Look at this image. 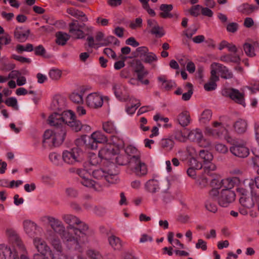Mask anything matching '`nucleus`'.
<instances>
[{"label":"nucleus","mask_w":259,"mask_h":259,"mask_svg":"<svg viewBox=\"0 0 259 259\" xmlns=\"http://www.w3.org/2000/svg\"><path fill=\"white\" fill-rule=\"evenodd\" d=\"M216 165L211 162L203 163V171L205 174L211 177V181H214L220 178V175L215 172Z\"/></svg>","instance_id":"obj_22"},{"label":"nucleus","mask_w":259,"mask_h":259,"mask_svg":"<svg viewBox=\"0 0 259 259\" xmlns=\"http://www.w3.org/2000/svg\"><path fill=\"white\" fill-rule=\"evenodd\" d=\"M210 74L212 78L219 80V77L217 75V72L221 73V76L224 79H231L233 77V73L225 66L218 63H212L210 65Z\"/></svg>","instance_id":"obj_7"},{"label":"nucleus","mask_w":259,"mask_h":259,"mask_svg":"<svg viewBox=\"0 0 259 259\" xmlns=\"http://www.w3.org/2000/svg\"><path fill=\"white\" fill-rule=\"evenodd\" d=\"M30 33L29 29L23 31L22 28H16L14 32L15 37L20 42L25 41L28 38Z\"/></svg>","instance_id":"obj_27"},{"label":"nucleus","mask_w":259,"mask_h":259,"mask_svg":"<svg viewBox=\"0 0 259 259\" xmlns=\"http://www.w3.org/2000/svg\"><path fill=\"white\" fill-rule=\"evenodd\" d=\"M133 67L135 72H141L145 70L144 66L141 63V61L136 60L133 63Z\"/></svg>","instance_id":"obj_54"},{"label":"nucleus","mask_w":259,"mask_h":259,"mask_svg":"<svg viewBox=\"0 0 259 259\" xmlns=\"http://www.w3.org/2000/svg\"><path fill=\"white\" fill-rule=\"evenodd\" d=\"M137 57H139L145 63L152 64L157 60V56L153 52L149 51L148 48L140 47L136 49Z\"/></svg>","instance_id":"obj_11"},{"label":"nucleus","mask_w":259,"mask_h":259,"mask_svg":"<svg viewBox=\"0 0 259 259\" xmlns=\"http://www.w3.org/2000/svg\"><path fill=\"white\" fill-rule=\"evenodd\" d=\"M80 183L84 186L93 188L97 191H99L101 188V185L90 179L89 178L81 180Z\"/></svg>","instance_id":"obj_38"},{"label":"nucleus","mask_w":259,"mask_h":259,"mask_svg":"<svg viewBox=\"0 0 259 259\" xmlns=\"http://www.w3.org/2000/svg\"><path fill=\"white\" fill-rule=\"evenodd\" d=\"M85 26L84 23L79 24L76 20H72L69 24V32L70 37L74 39H82L84 37V34L82 30Z\"/></svg>","instance_id":"obj_13"},{"label":"nucleus","mask_w":259,"mask_h":259,"mask_svg":"<svg viewBox=\"0 0 259 259\" xmlns=\"http://www.w3.org/2000/svg\"><path fill=\"white\" fill-rule=\"evenodd\" d=\"M65 106L64 99L60 97L57 96L54 98L52 104V108L55 110H61Z\"/></svg>","instance_id":"obj_34"},{"label":"nucleus","mask_w":259,"mask_h":259,"mask_svg":"<svg viewBox=\"0 0 259 259\" xmlns=\"http://www.w3.org/2000/svg\"><path fill=\"white\" fill-rule=\"evenodd\" d=\"M78 227L73 228V233H69V237H66L67 242L75 245V248H79L88 241L89 227L88 224L80 220Z\"/></svg>","instance_id":"obj_2"},{"label":"nucleus","mask_w":259,"mask_h":259,"mask_svg":"<svg viewBox=\"0 0 259 259\" xmlns=\"http://www.w3.org/2000/svg\"><path fill=\"white\" fill-rule=\"evenodd\" d=\"M87 254L91 259H103L101 254L99 252L93 250H89Z\"/></svg>","instance_id":"obj_56"},{"label":"nucleus","mask_w":259,"mask_h":259,"mask_svg":"<svg viewBox=\"0 0 259 259\" xmlns=\"http://www.w3.org/2000/svg\"><path fill=\"white\" fill-rule=\"evenodd\" d=\"M130 151H133V153L137 152V149L132 147H129L126 148V152L128 154L127 155H118L115 157V162L119 165H124L127 164V165L130 163V158L131 156L134 155L130 154Z\"/></svg>","instance_id":"obj_23"},{"label":"nucleus","mask_w":259,"mask_h":259,"mask_svg":"<svg viewBox=\"0 0 259 259\" xmlns=\"http://www.w3.org/2000/svg\"><path fill=\"white\" fill-rule=\"evenodd\" d=\"M49 159L54 164L58 165L60 163L61 156L57 153L52 152L49 155Z\"/></svg>","instance_id":"obj_51"},{"label":"nucleus","mask_w":259,"mask_h":259,"mask_svg":"<svg viewBox=\"0 0 259 259\" xmlns=\"http://www.w3.org/2000/svg\"><path fill=\"white\" fill-rule=\"evenodd\" d=\"M67 13L76 18L82 17V18L81 21L82 22H87L88 20L87 17L83 12L73 8H69L67 9Z\"/></svg>","instance_id":"obj_31"},{"label":"nucleus","mask_w":259,"mask_h":259,"mask_svg":"<svg viewBox=\"0 0 259 259\" xmlns=\"http://www.w3.org/2000/svg\"><path fill=\"white\" fill-rule=\"evenodd\" d=\"M235 193L229 189H223L218 197L219 204L222 207H227L235 199Z\"/></svg>","instance_id":"obj_14"},{"label":"nucleus","mask_w":259,"mask_h":259,"mask_svg":"<svg viewBox=\"0 0 259 259\" xmlns=\"http://www.w3.org/2000/svg\"><path fill=\"white\" fill-rule=\"evenodd\" d=\"M185 89L187 92L183 94L182 99L184 101H188L190 99L192 95L193 94L192 84L190 82L187 83L185 86Z\"/></svg>","instance_id":"obj_45"},{"label":"nucleus","mask_w":259,"mask_h":259,"mask_svg":"<svg viewBox=\"0 0 259 259\" xmlns=\"http://www.w3.org/2000/svg\"><path fill=\"white\" fill-rule=\"evenodd\" d=\"M240 203L244 207L247 208H251L254 206V202L252 199L249 197L243 196L240 198Z\"/></svg>","instance_id":"obj_44"},{"label":"nucleus","mask_w":259,"mask_h":259,"mask_svg":"<svg viewBox=\"0 0 259 259\" xmlns=\"http://www.w3.org/2000/svg\"><path fill=\"white\" fill-rule=\"evenodd\" d=\"M49 75L52 80H57L61 78L62 71L58 69L52 68L50 70Z\"/></svg>","instance_id":"obj_47"},{"label":"nucleus","mask_w":259,"mask_h":259,"mask_svg":"<svg viewBox=\"0 0 259 259\" xmlns=\"http://www.w3.org/2000/svg\"><path fill=\"white\" fill-rule=\"evenodd\" d=\"M62 219L67 225L68 228L73 230L75 226H78L80 223V220L74 215L72 214H64L62 215Z\"/></svg>","instance_id":"obj_24"},{"label":"nucleus","mask_w":259,"mask_h":259,"mask_svg":"<svg viewBox=\"0 0 259 259\" xmlns=\"http://www.w3.org/2000/svg\"><path fill=\"white\" fill-rule=\"evenodd\" d=\"M128 100H129L130 101L132 102V103L134 102H136L134 105H132L130 106L127 107L126 108V111L128 114H133L135 112L137 109L140 106V101L132 97L131 98L129 97Z\"/></svg>","instance_id":"obj_40"},{"label":"nucleus","mask_w":259,"mask_h":259,"mask_svg":"<svg viewBox=\"0 0 259 259\" xmlns=\"http://www.w3.org/2000/svg\"><path fill=\"white\" fill-rule=\"evenodd\" d=\"M56 43L59 45H64L70 37V36L66 33L59 32L56 34Z\"/></svg>","instance_id":"obj_39"},{"label":"nucleus","mask_w":259,"mask_h":259,"mask_svg":"<svg viewBox=\"0 0 259 259\" xmlns=\"http://www.w3.org/2000/svg\"><path fill=\"white\" fill-rule=\"evenodd\" d=\"M104 42L102 44L103 46H108L110 44H113L115 45H119V41L114 36H109L104 40Z\"/></svg>","instance_id":"obj_53"},{"label":"nucleus","mask_w":259,"mask_h":259,"mask_svg":"<svg viewBox=\"0 0 259 259\" xmlns=\"http://www.w3.org/2000/svg\"><path fill=\"white\" fill-rule=\"evenodd\" d=\"M188 136L190 140L197 143H199L201 140H202V138H203L202 133L199 129L190 131Z\"/></svg>","instance_id":"obj_32"},{"label":"nucleus","mask_w":259,"mask_h":259,"mask_svg":"<svg viewBox=\"0 0 259 259\" xmlns=\"http://www.w3.org/2000/svg\"><path fill=\"white\" fill-rule=\"evenodd\" d=\"M233 127L236 133L238 134H243L247 130V123L246 120L239 119L234 123Z\"/></svg>","instance_id":"obj_30"},{"label":"nucleus","mask_w":259,"mask_h":259,"mask_svg":"<svg viewBox=\"0 0 259 259\" xmlns=\"http://www.w3.org/2000/svg\"><path fill=\"white\" fill-rule=\"evenodd\" d=\"M210 74L211 75L209 81L207 83H205L204 85V89L207 91H211L214 90L217 86L216 82L219 80L212 78V74Z\"/></svg>","instance_id":"obj_46"},{"label":"nucleus","mask_w":259,"mask_h":259,"mask_svg":"<svg viewBox=\"0 0 259 259\" xmlns=\"http://www.w3.org/2000/svg\"><path fill=\"white\" fill-rule=\"evenodd\" d=\"M82 151L78 147H74L70 150H66L63 152L62 158L67 163L73 164L82 160Z\"/></svg>","instance_id":"obj_8"},{"label":"nucleus","mask_w":259,"mask_h":259,"mask_svg":"<svg viewBox=\"0 0 259 259\" xmlns=\"http://www.w3.org/2000/svg\"><path fill=\"white\" fill-rule=\"evenodd\" d=\"M65 115H66L65 117L67 118L66 125L67 124L75 132L80 131L83 128L87 131L90 130V127L89 125H83L79 120L76 119V117L72 111H66Z\"/></svg>","instance_id":"obj_10"},{"label":"nucleus","mask_w":259,"mask_h":259,"mask_svg":"<svg viewBox=\"0 0 259 259\" xmlns=\"http://www.w3.org/2000/svg\"><path fill=\"white\" fill-rule=\"evenodd\" d=\"M11 41V39L9 34H6L4 35H0V47H2L4 45L9 44Z\"/></svg>","instance_id":"obj_59"},{"label":"nucleus","mask_w":259,"mask_h":259,"mask_svg":"<svg viewBox=\"0 0 259 259\" xmlns=\"http://www.w3.org/2000/svg\"><path fill=\"white\" fill-rule=\"evenodd\" d=\"M230 151L233 155L240 158L246 157L249 154V149L246 146V142L240 139L233 141Z\"/></svg>","instance_id":"obj_6"},{"label":"nucleus","mask_w":259,"mask_h":259,"mask_svg":"<svg viewBox=\"0 0 259 259\" xmlns=\"http://www.w3.org/2000/svg\"><path fill=\"white\" fill-rule=\"evenodd\" d=\"M159 196L162 198L164 201L166 202L171 198V194L167 190L161 191Z\"/></svg>","instance_id":"obj_61"},{"label":"nucleus","mask_w":259,"mask_h":259,"mask_svg":"<svg viewBox=\"0 0 259 259\" xmlns=\"http://www.w3.org/2000/svg\"><path fill=\"white\" fill-rule=\"evenodd\" d=\"M214 148L217 152L222 154H226L228 151L227 147L221 143L216 144L214 146Z\"/></svg>","instance_id":"obj_55"},{"label":"nucleus","mask_w":259,"mask_h":259,"mask_svg":"<svg viewBox=\"0 0 259 259\" xmlns=\"http://www.w3.org/2000/svg\"><path fill=\"white\" fill-rule=\"evenodd\" d=\"M212 112L211 110L209 109H205L202 113L200 120L201 122L205 123L210 120Z\"/></svg>","instance_id":"obj_49"},{"label":"nucleus","mask_w":259,"mask_h":259,"mask_svg":"<svg viewBox=\"0 0 259 259\" xmlns=\"http://www.w3.org/2000/svg\"><path fill=\"white\" fill-rule=\"evenodd\" d=\"M257 9L255 6L248 3L242 4L237 8V10L240 13L246 15H250Z\"/></svg>","instance_id":"obj_28"},{"label":"nucleus","mask_w":259,"mask_h":259,"mask_svg":"<svg viewBox=\"0 0 259 259\" xmlns=\"http://www.w3.org/2000/svg\"><path fill=\"white\" fill-rule=\"evenodd\" d=\"M222 94L224 96L229 97L235 103L245 107L244 94L241 93L238 90L229 88L224 90Z\"/></svg>","instance_id":"obj_12"},{"label":"nucleus","mask_w":259,"mask_h":259,"mask_svg":"<svg viewBox=\"0 0 259 259\" xmlns=\"http://www.w3.org/2000/svg\"><path fill=\"white\" fill-rule=\"evenodd\" d=\"M23 225L25 232L31 238H34L41 229L36 223L29 220L24 221Z\"/></svg>","instance_id":"obj_19"},{"label":"nucleus","mask_w":259,"mask_h":259,"mask_svg":"<svg viewBox=\"0 0 259 259\" xmlns=\"http://www.w3.org/2000/svg\"><path fill=\"white\" fill-rule=\"evenodd\" d=\"M66 112L62 114L55 112L50 115L48 118V123L52 126H55L54 130V145L59 146L64 141L66 134V122L67 118L65 117Z\"/></svg>","instance_id":"obj_1"},{"label":"nucleus","mask_w":259,"mask_h":259,"mask_svg":"<svg viewBox=\"0 0 259 259\" xmlns=\"http://www.w3.org/2000/svg\"><path fill=\"white\" fill-rule=\"evenodd\" d=\"M6 234L12 243L13 248L18 249L19 253H25V247L16 230L11 228H8L6 230Z\"/></svg>","instance_id":"obj_9"},{"label":"nucleus","mask_w":259,"mask_h":259,"mask_svg":"<svg viewBox=\"0 0 259 259\" xmlns=\"http://www.w3.org/2000/svg\"><path fill=\"white\" fill-rule=\"evenodd\" d=\"M174 146V141L169 138H163L160 142V147L166 151H170Z\"/></svg>","instance_id":"obj_33"},{"label":"nucleus","mask_w":259,"mask_h":259,"mask_svg":"<svg viewBox=\"0 0 259 259\" xmlns=\"http://www.w3.org/2000/svg\"><path fill=\"white\" fill-rule=\"evenodd\" d=\"M150 32L152 34H154L156 37H162L164 34V31L162 27H160L158 24L150 30Z\"/></svg>","instance_id":"obj_52"},{"label":"nucleus","mask_w":259,"mask_h":259,"mask_svg":"<svg viewBox=\"0 0 259 259\" xmlns=\"http://www.w3.org/2000/svg\"><path fill=\"white\" fill-rule=\"evenodd\" d=\"M196 248L197 249H201L203 251H205L207 249L206 242L201 239H198L196 244Z\"/></svg>","instance_id":"obj_62"},{"label":"nucleus","mask_w":259,"mask_h":259,"mask_svg":"<svg viewBox=\"0 0 259 259\" xmlns=\"http://www.w3.org/2000/svg\"><path fill=\"white\" fill-rule=\"evenodd\" d=\"M220 60L226 63H234L240 64L241 58L239 55L235 54H225L220 57Z\"/></svg>","instance_id":"obj_26"},{"label":"nucleus","mask_w":259,"mask_h":259,"mask_svg":"<svg viewBox=\"0 0 259 259\" xmlns=\"http://www.w3.org/2000/svg\"><path fill=\"white\" fill-rule=\"evenodd\" d=\"M116 151L114 149V145L107 144L104 147H103L99 152V156L101 158L106 160V164H108L111 160L114 159V157L115 156Z\"/></svg>","instance_id":"obj_17"},{"label":"nucleus","mask_w":259,"mask_h":259,"mask_svg":"<svg viewBox=\"0 0 259 259\" xmlns=\"http://www.w3.org/2000/svg\"><path fill=\"white\" fill-rule=\"evenodd\" d=\"M0 259H20L19 251L16 248L1 244Z\"/></svg>","instance_id":"obj_16"},{"label":"nucleus","mask_w":259,"mask_h":259,"mask_svg":"<svg viewBox=\"0 0 259 259\" xmlns=\"http://www.w3.org/2000/svg\"><path fill=\"white\" fill-rule=\"evenodd\" d=\"M101 168L96 169L92 172L93 177L97 180H105L111 184L116 183L118 180V171L113 162L105 164Z\"/></svg>","instance_id":"obj_3"},{"label":"nucleus","mask_w":259,"mask_h":259,"mask_svg":"<svg viewBox=\"0 0 259 259\" xmlns=\"http://www.w3.org/2000/svg\"><path fill=\"white\" fill-rule=\"evenodd\" d=\"M93 211L95 213L98 215H103L106 212V208L101 206H95Z\"/></svg>","instance_id":"obj_64"},{"label":"nucleus","mask_w":259,"mask_h":259,"mask_svg":"<svg viewBox=\"0 0 259 259\" xmlns=\"http://www.w3.org/2000/svg\"><path fill=\"white\" fill-rule=\"evenodd\" d=\"M243 50L245 54L249 57H253L255 56L256 54L254 52V47L250 44L247 42L245 43L243 46Z\"/></svg>","instance_id":"obj_43"},{"label":"nucleus","mask_w":259,"mask_h":259,"mask_svg":"<svg viewBox=\"0 0 259 259\" xmlns=\"http://www.w3.org/2000/svg\"><path fill=\"white\" fill-rule=\"evenodd\" d=\"M222 182L224 185L225 187L226 188V189H229L230 190L232 188L234 187L235 184L234 182L230 179L223 180Z\"/></svg>","instance_id":"obj_60"},{"label":"nucleus","mask_w":259,"mask_h":259,"mask_svg":"<svg viewBox=\"0 0 259 259\" xmlns=\"http://www.w3.org/2000/svg\"><path fill=\"white\" fill-rule=\"evenodd\" d=\"M112 89L115 96L119 100L122 101H126L127 100H128L129 96H128L127 98L122 97V87L121 84L114 83L113 85Z\"/></svg>","instance_id":"obj_36"},{"label":"nucleus","mask_w":259,"mask_h":259,"mask_svg":"<svg viewBox=\"0 0 259 259\" xmlns=\"http://www.w3.org/2000/svg\"><path fill=\"white\" fill-rule=\"evenodd\" d=\"M226 28L228 31L234 33L238 30V24L235 22H232L227 25Z\"/></svg>","instance_id":"obj_63"},{"label":"nucleus","mask_w":259,"mask_h":259,"mask_svg":"<svg viewBox=\"0 0 259 259\" xmlns=\"http://www.w3.org/2000/svg\"><path fill=\"white\" fill-rule=\"evenodd\" d=\"M177 120L181 126L185 127L188 125L191 121L189 113L187 111L182 112L178 116Z\"/></svg>","instance_id":"obj_29"},{"label":"nucleus","mask_w":259,"mask_h":259,"mask_svg":"<svg viewBox=\"0 0 259 259\" xmlns=\"http://www.w3.org/2000/svg\"><path fill=\"white\" fill-rule=\"evenodd\" d=\"M46 238L50 241L51 245L57 252L61 253L62 252V246L59 237L50 230H47L46 233Z\"/></svg>","instance_id":"obj_21"},{"label":"nucleus","mask_w":259,"mask_h":259,"mask_svg":"<svg viewBox=\"0 0 259 259\" xmlns=\"http://www.w3.org/2000/svg\"><path fill=\"white\" fill-rule=\"evenodd\" d=\"M48 221L52 231L55 235L58 234L61 236L62 239L67 242L66 237H69V233L66 230V228L63 222L59 219L50 215H47L45 217Z\"/></svg>","instance_id":"obj_5"},{"label":"nucleus","mask_w":259,"mask_h":259,"mask_svg":"<svg viewBox=\"0 0 259 259\" xmlns=\"http://www.w3.org/2000/svg\"><path fill=\"white\" fill-rule=\"evenodd\" d=\"M33 244L38 252L48 254L50 259H56L50 247L42 238L35 237L33 239Z\"/></svg>","instance_id":"obj_15"},{"label":"nucleus","mask_w":259,"mask_h":259,"mask_svg":"<svg viewBox=\"0 0 259 259\" xmlns=\"http://www.w3.org/2000/svg\"><path fill=\"white\" fill-rule=\"evenodd\" d=\"M199 156L203 160V163L211 162L213 159L212 154L207 151L201 150L199 151Z\"/></svg>","instance_id":"obj_42"},{"label":"nucleus","mask_w":259,"mask_h":259,"mask_svg":"<svg viewBox=\"0 0 259 259\" xmlns=\"http://www.w3.org/2000/svg\"><path fill=\"white\" fill-rule=\"evenodd\" d=\"M142 25V19L141 18H137L135 21L131 22L130 27L133 29H136L138 28H140Z\"/></svg>","instance_id":"obj_57"},{"label":"nucleus","mask_w":259,"mask_h":259,"mask_svg":"<svg viewBox=\"0 0 259 259\" xmlns=\"http://www.w3.org/2000/svg\"><path fill=\"white\" fill-rule=\"evenodd\" d=\"M201 8L202 7L201 6H200L199 5H197L192 7L189 10V12L192 16L197 17L199 15L200 11L201 10Z\"/></svg>","instance_id":"obj_58"},{"label":"nucleus","mask_w":259,"mask_h":259,"mask_svg":"<svg viewBox=\"0 0 259 259\" xmlns=\"http://www.w3.org/2000/svg\"><path fill=\"white\" fill-rule=\"evenodd\" d=\"M4 102L8 106L12 107L15 110L18 109V102L16 98L10 97L7 98Z\"/></svg>","instance_id":"obj_50"},{"label":"nucleus","mask_w":259,"mask_h":259,"mask_svg":"<svg viewBox=\"0 0 259 259\" xmlns=\"http://www.w3.org/2000/svg\"><path fill=\"white\" fill-rule=\"evenodd\" d=\"M85 102L88 106L91 108L96 109L102 106L103 99L102 95L93 93L88 95Z\"/></svg>","instance_id":"obj_18"},{"label":"nucleus","mask_w":259,"mask_h":259,"mask_svg":"<svg viewBox=\"0 0 259 259\" xmlns=\"http://www.w3.org/2000/svg\"><path fill=\"white\" fill-rule=\"evenodd\" d=\"M83 93H72L70 96V100L74 103L81 104L83 103Z\"/></svg>","instance_id":"obj_48"},{"label":"nucleus","mask_w":259,"mask_h":259,"mask_svg":"<svg viewBox=\"0 0 259 259\" xmlns=\"http://www.w3.org/2000/svg\"><path fill=\"white\" fill-rule=\"evenodd\" d=\"M126 171L138 178H142L147 175L148 169L147 164L141 159L140 155L136 154L131 156Z\"/></svg>","instance_id":"obj_4"},{"label":"nucleus","mask_w":259,"mask_h":259,"mask_svg":"<svg viewBox=\"0 0 259 259\" xmlns=\"http://www.w3.org/2000/svg\"><path fill=\"white\" fill-rule=\"evenodd\" d=\"M107 142V138L101 132L93 133L90 138V146L91 149H95L97 148L98 143H105Z\"/></svg>","instance_id":"obj_20"},{"label":"nucleus","mask_w":259,"mask_h":259,"mask_svg":"<svg viewBox=\"0 0 259 259\" xmlns=\"http://www.w3.org/2000/svg\"><path fill=\"white\" fill-rule=\"evenodd\" d=\"M103 129L107 133L110 134H117L118 131L113 122L108 121L103 123Z\"/></svg>","instance_id":"obj_35"},{"label":"nucleus","mask_w":259,"mask_h":259,"mask_svg":"<svg viewBox=\"0 0 259 259\" xmlns=\"http://www.w3.org/2000/svg\"><path fill=\"white\" fill-rule=\"evenodd\" d=\"M215 200L211 198H207L205 203V207L206 209L211 212L215 213L217 211L218 207L214 202Z\"/></svg>","instance_id":"obj_41"},{"label":"nucleus","mask_w":259,"mask_h":259,"mask_svg":"<svg viewBox=\"0 0 259 259\" xmlns=\"http://www.w3.org/2000/svg\"><path fill=\"white\" fill-rule=\"evenodd\" d=\"M110 245L114 250H120L122 247V243L119 238L112 235L108 238Z\"/></svg>","instance_id":"obj_37"},{"label":"nucleus","mask_w":259,"mask_h":259,"mask_svg":"<svg viewBox=\"0 0 259 259\" xmlns=\"http://www.w3.org/2000/svg\"><path fill=\"white\" fill-rule=\"evenodd\" d=\"M144 187L147 192L153 194L158 192L160 190L159 182L155 179H152L147 181Z\"/></svg>","instance_id":"obj_25"}]
</instances>
